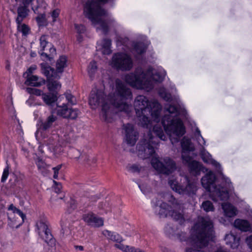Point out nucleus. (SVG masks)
Returning a JSON list of instances; mask_svg holds the SVG:
<instances>
[{"instance_id":"obj_5","label":"nucleus","mask_w":252,"mask_h":252,"mask_svg":"<svg viewBox=\"0 0 252 252\" xmlns=\"http://www.w3.org/2000/svg\"><path fill=\"white\" fill-rule=\"evenodd\" d=\"M134 106L139 125L144 127L150 128L151 124L149 116L152 117L154 121H159L161 107L157 100L150 101L146 96L139 95L135 99Z\"/></svg>"},{"instance_id":"obj_55","label":"nucleus","mask_w":252,"mask_h":252,"mask_svg":"<svg viewBox=\"0 0 252 252\" xmlns=\"http://www.w3.org/2000/svg\"><path fill=\"white\" fill-rule=\"evenodd\" d=\"M126 246V245H124V244H116L115 245V247L116 248L121 250L123 252L124 251Z\"/></svg>"},{"instance_id":"obj_50","label":"nucleus","mask_w":252,"mask_h":252,"mask_svg":"<svg viewBox=\"0 0 252 252\" xmlns=\"http://www.w3.org/2000/svg\"><path fill=\"white\" fill-rule=\"evenodd\" d=\"M246 242L249 248L252 250V235L247 238Z\"/></svg>"},{"instance_id":"obj_12","label":"nucleus","mask_w":252,"mask_h":252,"mask_svg":"<svg viewBox=\"0 0 252 252\" xmlns=\"http://www.w3.org/2000/svg\"><path fill=\"white\" fill-rule=\"evenodd\" d=\"M8 225L12 228H17L24 222L26 218V215L13 204H10L8 207Z\"/></svg>"},{"instance_id":"obj_18","label":"nucleus","mask_w":252,"mask_h":252,"mask_svg":"<svg viewBox=\"0 0 252 252\" xmlns=\"http://www.w3.org/2000/svg\"><path fill=\"white\" fill-rule=\"evenodd\" d=\"M70 152L72 158L79 160L80 163L84 164L86 166L91 165L96 162L95 158H93L90 159L89 156L86 154H81L80 152L76 149H72Z\"/></svg>"},{"instance_id":"obj_48","label":"nucleus","mask_w":252,"mask_h":252,"mask_svg":"<svg viewBox=\"0 0 252 252\" xmlns=\"http://www.w3.org/2000/svg\"><path fill=\"white\" fill-rule=\"evenodd\" d=\"M62 167V165H58L56 167H53V170H54L53 177L54 179H57L58 177L59 171Z\"/></svg>"},{"instance_id":"obj_51","label":"nucleus","mask_w":252,"mask_h":252,"mask_svg":"<svg viewBox=\"0 0 252 252\" xmlns=\"http://www.w3.org/2000/svg\"><path fill=\"white\" fill-rule=\"evenodd\" d=\"M127 38L122 39L121 37H119L117 41V46H120L121 44H124L125 41H127Z\"/></svg>"},{"instance_id":"obj_25","label":"nucleus","mask_w":252,"mask_h":252,"mask_svg":"<svg viewBox=\"0 0 252 252\" xmlns=\"http://www.w3.org/2000/svg\"><path fill=\"white\" fill-rule=\"evenodd\" d=\"M223 210L224 215L229 218H232L235 216L237 214V209L228 203H223L221 205Z\"/></svg>"},{"instance_id":"obj_34","label":"nucleus","mask_w":252,"mask_h":252,"mask_svg":"<svg viewBox=\"0 0 252 252\" xmlns=\"http://www.w3.org/2000/svg\"><path fill=\"white\" fill-rule=\"evenodd\" d=\"M153 131L155 134L161 140L165 141L166 139V136L164 134L162 127L156 125L153 127Z\"/></svg>"},{"instance_id":"obj_14","label":"nucleus","mask_w":252,"mask_h":252,"mask_svg":"<svg viewBox=\"0 0 252 252\" xmlns=\"http://www.w3.org/2000/svg\"><path fill=\"white\" fill-rule=\"evenodd\" d=\"M195 134L199 144L202 146L200 156L203 161L205 163L212 164L216 167L219 166L220 164L212 159L211 155L203 147V146L205 145V141L202 136L201 132L198 127L196 128Z\"/></svg>"},{"instance_id":"obj_24","label":"nucleus","mask_w":252,"mask_h":252,"mask_svg":"<svg viewBox=\"0 0 252 252\" xmlns=\"http://www.w3.org/2000/svg\"><path fill=\"white\" fill-rule=\"evenodd\" d=\"M225 241L226 245L235 249L239 245L240 237L231 233L225 235Z\"/></svg>"},{"instance_id":"obj_49","label":"nucleus","mask_w":252,"mask_h":252,"mask_svg":"<svg viewBox=\"0 0 252 252\" xmlns=\"http://www.w3.org/2000/svg\"><path fill=\"white\" fill-rule=\"evenodd\" d=\"M60 10L59 9L54 10L51 13V16L53 18V21L55 22L56 18L59 16Z\"/></svg>"},{"instance_id":"obj_3","label":"nucleus","mask_w":252,"mask_h":252,"mask_svg":"<svg viewBox=\"0 0 252 252\" xmlns=\"http://www.w3.org/2000/svg\"><path fill=\"white\" fill-rule=\"evenodd\" d=\"M177 236L180 241H186L194 248H203L210 241L214 240L213 222L208 217H199L190 230L189 238L183 232L178 233Z\"/></svg>"},{"instance_id":"obj_54","label":"nucleus","mask_w":252,"mask_h":252,"mask_svg":"<svg viewBox=\"0 0 252 252\" xmlns=\"http://www.w3.org/2000/svg\"><path fill=\"white\" fill-rule=\"evenodd\" d=\"M36 69V65H32L28 69L27 73L31 75Z\"/></svg>"},{"instance_id":"obj_26","label":"nucleus","mask_w":252,"mask_h":252,"mask_svg":"<svg viewBox=\"0 0 252 252\" xmlns=\"http://www.w3.org/2000/svg\"><path fill=\"white\" fill-rule=\"evenodd\" d=\"M25 84L28 86L39 87L45 84V80L41 78L39 80L36 75H31L28 77Z\"/></svg>"},{"instance_id":"obj_60","label":"nucleus","mask_w":252,"mask_h":252,"mask_svg":"<svg viewBox=\"0 0 252 252\" xmlns=\"http://www.w3.org/2000/svg\"><path fill=\"white\" fill-rule=\"evenodd\" d=\"M43 147H44V145H42V144L39 145V146H38V151L41 154H43V153H44Z\"/></svg>"},{"instance_id":"obj_46","label":"nucleus","mask_w":252,"mask_h":252,"mask_svg":"<svg viewBox=\"0 0 252 252\" xmlns=\"http://www.w3.org/2000/svg\"><path fill=\"white\" fill-rule=\"evenodd\" d=\"M36 164L38 169L40 170L45 169L46 166V163L41 159H38Z\"/></svg>"},{"instance_id":"obj_2","label":"nucleus","mask_w":252,"mask_h":252,"mask_svg":"<svg viewBox=\"0 0 252 252\" xmlns=\"http://www.w3.org/2000/svg\"><path fill=\"white\" fill-rule=\"evenodd\" d=\"M147 138L145 137L137 144L136 148L138 156L143 159H146L153 157L151 159L152 166L158 172L166 175H169L176 169V162L171 158L165 157L163 158V162L155 156V150L154 146L158 143L154 139L151 131L147 134Z\"/></svg>"},{"instance_id":"obj_59","label":"nucleus","mask_w":252,"mask_h":252,"mask_svg":"<svg viewBox=\"0 0 252 252\" xmlns=\"http://www.w3.org/2000/svg\"><path fill=\"white\" fill-rule=\"evenodd\" d=\"M215 252H229L228 251H227L226 249L220 247L217 249V250Z\"/></svg>"},{"instance_id":"obj_56","label":"nucleus","mask_w":252,"mask_h":252,"mask_svg":"<svg viewBox=\"0 0 252 252\" xmlns=\"http://www.w3.org/2000/svg\"><path fill=\"white\" fill-rule=\"evenodd\" d=\"M130 170L132 172H138L139 171V167L136 165H133L130 167Z\"/></svg>"},{"instance_id":"obj_57","label":"nucleus","mask_w":252,"mask_h":252,"mask_svg":"<svg viewBox=\"0 0 252 252\" xmlns=\"http://www.w3.org/2000/svg\"><path fill=\"white\" fill-rule=\"evenodd\" d=\"M76 208V205L74 201H71L70 203V208L69 209L68 212L70 213L73 210L75 209Z\"/></svg>"},{"instance_id":"obj_44","label":"nucleus","mask_w":252,"mask_h":252,"mask_svg":"<svg viewBox=\"0 0 252 252\" xmlns=\"http://www.w3.org/2000/svg\"><path fill=\"white\" fill-rule=\"evenodd\" d=\"M64 95L68 103L70 104L71 105H74L76 103V98L70 93L66 92Z\"/></svg>"},{"instance_id":"obj_37","label":"nucleus","mask_w":252,"mask_h":252,"mask_svg":"<svg viewBox=\"0 0 252 252\" xmlns=\"http://www.w3.org/2000/svg\"><path fill=\"white\" fill-rule=\"evenodd\" d=\"M134 50L137 54L141 55L145 52L146 48L142 42H138L134 45Z\"/></svg>"},{"instance_id":"obj_27","label":"nucleus","mask_w":252,"mask_h":252,"mask_svg":"<svg viewBox=\"0 0 252 252\" xmlns=\"http://www.w3.org/2000/svg\"><path fill=\"white\" fill-rule=\"evenodd\" d=\"M188 166L189 173L194 176L199 175L203 168L202 165L196 160L192 161Z\"/></svg>"},{"instance_id":"obj_35","label":"nucleus","mask_w":252,"mask_h":252,"mask_svg":"<svg viewBox=\"0 0 252 252\" xmlns=\"http://www.w3.org/2000/svg\"><path fill=\"white\" fill-rule=\"evenodd\" d=\"M97 70L96 63L95 61H92L90 62L88 67V72L89 76L91 79H93L94 77V74Z\"/></svg>"},{"instance_id":"obj_17","label":"nucleus","mask_w":252,"mask_h":252,"mask_svg":"<svg viewBox=\"0 0 252 252\" xmlns=\"http://www.w3.org/2000/svg\"><path fill=\"white\" fill-rule=\"evenodd\" d=\"M57 113L64 118L75 119L79 115L80 111L77 109L68 108L66 104H63L58 106Z\"/></svg>"},{"instance_id":"obj_36","label":"nucleus","mask_w":252,"mask_h":252,"mask_svg":"<svg viewBox=\"0 0 252 252\" xmlns=\"http://www.w3.org/2000/svg\"><path fill=\"white\" fill-rule=\"evenodd\" d=\"M17 25L18 32L22 33L23 36H27L29 34L30 28L28 25L22 23L17 24Z\"/></svg>"},{"instance_id":"obj_8","label":"nucleus","mask_w":252,"mask_h":252,"mask_svg":"<svg viewBox=\"0 0 252 252\" xmlns=\"http://www.w3.org/2000/svg\"><path fill=\"white\" fill-rule=\"evenodd\" d=\"M216 179L215 174L210 171L202 178V185L210 192V197L214 201L227 200L228 198V191L220 186H217L215 183Z\"/></svg>"},{"instance_id":"obj_52","label":"nucleus","mask_w":252,"mask_h":252,"mask_svg":"<svg viewBox=\"0 0 252 252\" xmlns=\"http://www.w3.org/2000/svg\"><path fill=\"white\" fill-rule=\"evenodd\" d=\"M61 225L62 227V230H63V234H67L68 231V228L65 225H64L63 221H61Z\"/></svg>"},{"instance_id":"obj_13","label":"nucleus","mask_w":252,"mask_h":252,"mask_svg":"<svg viewBox=\"0 0 252 252\" xmlns=\"http://www.w3.org/2000/svg\"><path fill=\"white\" fill-rule=\"evenodd\" d=\"M38 233L44 241L49 246L55 245V240L53 239L50 230L48 228V223L45 219L38 220L36 223Z\"/></svg>"},{"instance_id":"obj_10","label":"nucleus","mask_w":252,"mask_h":252,"mask_svg":"<svg viewBox=\"0 0 252 252\" xmlns=\"http://www.w3.org/2000/svg\"><path fill=\"white\" fill-rule=\"evenodd\" d=\"M110 65L118 70L129 71L132 68L133 63L129 55L124 53H118L113 55Z\"/></svg>"},{"instance_id":"obj_11","label":"nucleus","mask_w":252,"mask_h":252,"mask_svg":"<svg viewBox=\"0 0 252 252\" xmlns=\"http://www.w3.org/2000/svg\"><path fill=\"white\" fill-rule=\"evenodd\" d=\"M41 67L42 72L48 80L47 87L49 91L54 93L59 90L61 84L58 80L60 78V75L58 74L54 69L46 63H41Z\"/></svg>"},{"instance_id":"obj_40","label":"nucleus","mask_w":252,"mask_h":252,"mask_svg":"<svg viewBox=\"0 0 252 252\" xmlns=\"http://www.w3.org/2000/svg\"><path fill=\"white\" fill-rule=\"evenodd\" d=\"M202 207L206 212L212 211L214 210L213 205L210 201L203 202L202 204Z\"/></svg>"},{"instance_id":"obj_1","label":"nucleus","mask_w":252,"mask_h":252,"mask_svg":"<svg viewBox=\"0 0 252 252\" xmlns=\"http://www.w3.org/2000/svg\"><path fill=\"white\" fill-rule=\"evenodd\" d=\"M115 84L113 96L106 98L102 90H97L91 92L89 99V104L92 109H95L101 105V119L107 123L113 121L114 116L117 113L115 109L127 114H129L132 109V105L129 104L132 97L130 90L119 79H116Z\"/></svg>"},{"instance_id":"obj_43","label":"nucleus","mask_w":252,"mask_h":252,"mask_svg":"<svg viewBox=\"0 0 252 252\" xmlns=\"http://www.w3.org/2000/svg\"><path fill=\"white\" fill-rule=\"evenodd\" d=\"M182 159L183 162L184 164H187L189 166V164L192 162L193 160L192 159V158L189 155H187L186 152H182Z\"/></svg>"},{"instance_id":"obj_47","label":"nucleus","mask_w":252,"mask_h":252,"mask_svg":"<svg viewBox=\"0 0 252 252\" xmlns=\"http://www.w3.org/2000/svg\"><path fill=\"white\" fill-rule=\"evenodd\" d=\"M45 19V15L44 14H40L36 18L37 22L39 25H41L43 24Z\"/></svg>"},{"instance_id":"obj_20","label":"nucleus","mask_w":252,"mask_h":252,"mask_svg":"<svg viewBox=\"0 0 252 252\" xmlns=\"http://www.w3.org/2000/svg\"><path fill=\"white\" fill-rule=\"evenodd\" d=\"M57 120V117L53 114L50 115L45 121L39 120L37 124L36 132L42 133L51 128Z\"/></svg>"},{"instance_id":"obj_22","label":"nucleus","mask_w":252,"mask_h":252,"mask_svg":"<svg viewBox=\"0 0 252 252\" xmlns=\"http://www.w3.org/2000/svg\"><path fill=\"white\" fill-rule=\"evenodd\" d=\"M48 37L47 35H43L40 38V49L39 53L41 55V56H45L46 58L48 57L47 53H45L43 51L46 50V48L49 47L50 51L51 53H55L56 49L54 48H52L51 47V45L49 44V43L47 41Z\"/></svg>"},{"instance_id":"obj_39","label":"nucleus","mask_w":252,"mask_h":252,"mask_svg":"<svg viewBox=\"0 0 252 252\" xmlns=\"http://www.w3.org/2000/svg\"><path fill=\"white\" fill-rule=\"evenodd\" d=\"M37 2L38 3L37 5L36 6H32V8L35 13L39 14L38 9L41 8L43 9L45 8L46 4L43 0H37Z\"/></svg>"},{"instance_id":"obj_62","label":"nucleus","mask_w":252,"mask_h":252,"mask_svg":"<svg viewBox=\"0 0 252 252\" xmlns=\"http://www.w3.org/2000/svg\"><path fill=\"white\" fill-rule=\"evenodd\" d=\"M133 252H144V251H142L141 250L135 248H134V251H133Z\"/></svg>"},{"instance_id":"obj_63","label":"nucleus","mask_w":252,"mask_h":252,"mask_svg":"<svg viewBox=\"0 0 252 252\" xmlns=\"http://www.w3.org/2000/svg\"><path fill=\"white\" fill-rule=\"evenodd\" d=\"M138 187L139 188H140V190L144 193H145V191L144 190H143V188H142V187L141 185L139 184L138 185Z\"/></svg>"},{"instance_id":"obj_29","label":"nucleus","mask_w":252,"mask_h":252,"mask_svg":"<svg viewBox=\"0 0 252 252\" xmlns=\"http://www.w3.org/2000/svg\"><path fill=\"white\" fill-rule=\"evenodd\" d=\"M67 66V58L65 56H60L56 63V70H55L58 74H61L64 68Z\"/></svg>"},{"instance_id":"obj_32","label":"nucleus","mask_w":252,"mask_h":252,"mask_svg":"<svg viewBox=\"0 0 252 252\" xmlns=\"http://www.w3.org/2000/svg\"><path fill=\"white\" fill-rule=\"evenodd\" d=\"M44 102L48 105H52L57 100V96L54 94H44L42 96Z\"/></svg>"},{"instance_id":"obj_53","label":"nucleus","mask_w":252,"mask_h":252,"mask_svg":"<svg viewBox=\"0 0 252 252\" xmlns=\"http://www.w3.org/2000/svg\"><path fill=\"white\" fill-rule=\"evenodd\" d=\"M134 247L126 245L124 252H133V251H134Z\"/></svg>"},{"instance_id":"obj_41","label":"nucleus","mask_w":252,"mask_h":252,"mask_svg":"<svg viewBox=\"0 0 252 252\" xmlns=\"http://www.w3.org/2000/svg\"><path fill=\"white\" fill-rule=\"evenodd\" d=\"M158 93H159L160 96L161 97H162L165 100H166L167 101H170V100L171 99V95L170 94L167 93L164 88L160 89L159 90Z\"/></svg>"},{"instance_id":"obj_7","label":"nucleus","mask_w":252,"mask_h":252,"mask_svg":"<svg viewBox=\"0 0 252 252\" xmlns=\"http://www.w3.org/2000/svg\"><path fill=\"white\" fill-rule=\"evenodd\" d=\"M166 111L169 114L165 115L162 118L161 123L173 144L178 142L179 138L185 133V127L181 120L178 118L179 113L176 107L170 105L166 108Z\"/></svg>"},{"instance_id":"obj_15","label":"nucleus","mask_w":252,"mask_h":252,"mask_svg":"<svg viewBox=\"0 0 252 252\" xmlns=\"http://www.w3.org/2000/svg\"><path fill=\"white\" fill-rule=\"evenodd\" d=\"M46 144L49 151L56 157L63 152V148L58 134H54L50 136L46 141Z\"/></svg>"},{"instance_id":"obj_21","label":"nucleus","mask_w":252,"mask_h":252,"mask_svg":"<svg viewBox=\"0 0 252 252\" xmlns=\"http://www.w3.org/2000/svg\"><path fill=\"white\" fill-rule=\"evenodd\" d=\"M33 0H22L23 5H20L17 9V17L16 19V24L22 23L24 19L28 15L29 10L28 7Z\"/></svg>"},{"instance_id":"obj_58","label":"nucleus","mask_w":252,"mask_h":252,"mask_svg":"<svg viewBox=\"0 0 252 252\" xmlns=\"http://www.w3.org/2000/svg\"><path fill=\"white\" fill-rule=\"evenodd\" d=\"M185 252H204L201 250H195L192 248H186Z\"/></svg>"},{"instance_id":"obj_45","label":"nucleus","mask_w":252,"mask_h":252,"mask_svg":"<svg viewBox=\"0 0 252 252\" xmlns=\"http://www.w3.org/2000/svg\"><path fill=\"white\" fill-rule=\"evenodd\" d=\"M10 167L7 164L6 166L4 168L3 171L2 173L1 179V182H5L6 180H7L8 175H9V170Z\"/></svg>"},{"instance_id":"obj_42","label":"nucleus","mask_w":252,"mask_h":252,"mask_svg":"<svg viewBox=\"0 0 252 252\" xmlns=\"http://www.w3.org/2000/svg\"><path fill=\"white\" fill-rule=\"evenodd\" d=\"M27 91L30 94H34L37 96H42L44 94L42 91L36 88H27Z\"/></svg>"},{"instance_id":"obj_6","label":"nucleus","mask_w":252,"mask_h":252,"mask_svg":"<svg viewBox=\"0 0 252 252\" xmlns=\"http://www.w3.org/2000/svg\"><path fill=\"white\" fill-rule=\"evenodd\" d=\"M166 75L164 71L153 73V68L149 67L146 72L141 68H137L133 73L125 76V80L131 87L138 89L150 90L153 88L152 81L161 82Z\"/></svg>"},{"instance_id":"obj_30","label":"nucleus","mask_w":252,"mask_h":252,"mask_svg":"<svg viewBox=\"0 0 252 252\" xmlns=\"http://www.w3.org/2000/svg\"><path fill=\"white\" fill-rule=\"evenodd\" d=\"M102 234L106 237L107 239L112 241L120 243L123 241V238L121 235L116 232H111L108 230H104L103 231Z\"/></svg>"},{"instance_id":"obj_9","label":"nucleus","mask_w":252,"mask_h":252,"mask_svg":"<svg viewBox=\"0 0 252 252\" xmlns=\"http://www.w3.org/2000/svg\"><path fill=\"white\" fill-rule=\"evenodd\" d=\"M168 184L173 190L181 195L191 196L195 194L197 190L196 182L190 181L186 175L183 177L180 183L171 178L168 180Z\"/></svg>"},{"instance_id":"obj_31","label":"nucleus","mask_w":252,"mask_h":252,"mask_svg":"<svg viewBox=\"0 0 252 252\" xmlns=\"http://www.w3.org/2000/svg\"><path fill=\"white\" fill-rule=\"evenodd\" d=\"M74 28L78 34L77 36V40L78 42H81L83 41V38L82 34L85 33L86 29L83 25L78 24H74Z\"/></svg>"},{"instance_id":"obj_33","label":"nucleus","mask_w":252,"mask_h":252,"mask_svg":"<svg viewBox=\"0 0 252 252\" xmlns=\"http://www.w3.org/2000/svg\"><path fill=\"white\" fill-rule=\"evenodd\" d=\"M183 152L192 151L193 148L191 146V141L189 139L184 137L181 142Z\"/></svg>"},{"instance_id":"obj_28","label":"nucleus","mask_w":252,"mask_h":252,"mask_svg":"<svg viewBox=\"0 0 252 252\" xmlns=\"http://www.w3.org/2000/svg\"><path fill=\"white\" fill-rule=\"evenodd\" d=\"M234 225L236 228L245 232L251 229V225L247 220L236 219L234 221Z\"/></svg>"},{"instance_id":"obj_4","label":"nucleus","mask_w":252,"mask_h":252,"mask_svg":"<svg viewBox=\"0 0 252 252\" xmlns=\"http://www.w3.org/2000/svg\"><path fill=\"white\" fill-rule=\"evenodd\" d=\"M152 206L160 218L171 217L180 224L185 221L183 211V202L169 193L158 194L152 199Z\"/></svg>"},{"instance_id":"obj_38","label":"nucleus","mask_w":252,"mask_h":252,"mask_svg":"<svg viewBox=\"0 0 252 252\" xmlns=\"http://www.w3.org/2000/svg\"><path fill=\"white\" fill-rule=\"evenodd\" d=\"M53 182L55 185V186L54 187V192L58 194H61L60 196L58 198L60 199H63L64 197V195L63 193H61V190L62 189V185L60 183H58L57 182L55 181H54Z\"/></svg>"},{"instance_id":"obj_23","label":"nucleus","mask_w":252,"mask_h":252,"mask_svg":"<svg viewBox=\"0 0 252 252\" xmlns=\"http://www.w3.org/2000/svg\"><path fill=\"white\" fill-rule=\"evenodd\" d=\"M111 40L108 38H104L97 42V50H100L103 55H108L111 54Z\"/></svg>"},{"instance_id":"obj_61","label":"nucleus","mask_w":252,"mask_h":252,"mask_svg":"<svg viewBox=\"0 0 252 252\" xmlns=\"http://www.w3.org/2000/svg\"><path fill=\"white\" fill-rule=\"evenodd\" d=\"M74 247L77 251H83L84 250V247L82 246H75Z\"/></svg>"},{"instance_id":"obj_16","label":"nucleus","mask_w":252,"mask_h":252,"mask_svg":"<svg viewBox=\"0 0 252 252\" xmlns=\"http://www.w3.org/2000/svg\"><path fill=\"white\" fill-rule=\"evenodd\" d=\"M123 127L127 144L130 146L134 145L138 139V132L134 129L132 125L127 124L124 125Z\"/></svg>"},{"instance_id":"obj_64","label":"nucleus","mask_w":252,"mask_h":252,"mask_svg":"<svg viewBox=\"0 0 252 252\" xmlns=\"http://www.w3.org/2000/svg\"><path fill=\"white\" fill-rule=\"evenodd\" d=\"M167 252H168V251H167Z\"/></svg>"},{"instance_id":"obj_19","label":"nucleus","mask_w":252,"mask_h":252,"mask_svg":"<svg viewBox=\"0 0 252 252\" xmlns=\"http://www.w3.org/2000/svg\"><path fill=\"white\" fill-rule=\"evenodd\" d=\"M83 220L88 225L94 227H99L103 225L104 220L93 213L90 212L83 216Z\"/></svg>"}]
</instances>
